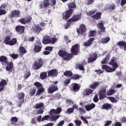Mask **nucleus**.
Wrapping results in <instances>:
<instances>
[{
  "instance_id": "nucleus-45",
  "label": "nucleus",
  "mask_w": 126,
  "mask_h": 126,
  "mask_svg": "<svg viewBox=\"0 0 126 126\" xmlns=\"http://www.w3.org/2000/svg\"><path fill=\"white\" fill-rule=\"evenodd\" d=\"M115 93V90L111 89L107 92L106 94L107 96H111L112 94Z\"/></svg>"
},
{
  "instance_id": "nucleus-24",
  "label": "nucleus",
  "mask_w": 126,
  "mask_h": 126,
  "mask_svg": "<svg viewBox=\"0 0 126 126\" xmlns=\"http://www.w3.org/2000/svg\"><path fill=\"white\" fill-rule=\"evenodd\" d=\"M117 46H120V48L124 47L125 51H126V42L125 41H119L117 43Z\"/></svg>"
},
{
  "instance_id": "nucleus-19",
  "label": "nucleus",
  "mask_w": 126,
  "mask_h": 126,
  "mask_svg": "<svg viewBox=\"0 0 126 126\" xmlns=\"http://www.w3.org/2000/svg\"><path fill=\"white\" fill-rule=\"evenodd\" d=\"M97 54L94 53L93 54V57H90L88 59V62L89 63H93V62H95L96 60H97Z\"/></svg>"
},
{
  "instance_id": "nucleus-47",
  "label": "nucleus",
  "mask_w": 126,
  "mask_h": 126,
  "mask_svg": "<svg viewBox=\"0 0 126 126\" xmlns=\"http://www.w3.org/2000/svg\"><path fill=\"white\" fill-rule=\"evenodd\" d=\"M95 12H97L96 9L93 10L89 12H87V15H88V16H91V15L94 14V13H95Z\"/></svg>"
},
{
  "instance_id": "nucleus-32",
  "label": "nucleus",
  "mask_w": 126,
  "mask_h": 126,
  "mask_svg": "<svg viewBox=\"0 0 126 126\" xmlns=\"http://www.w3.org/2000/svg\"><path fill=\"white\" fill-rule=\"evenodd\" d=\"M97 27L100 28V30H102L103 32H105V27H104V24H103V22H101L98 24Z\"/></svg>"
},
{
  "instance_id": "nucleus-63",
  "label": "nucleus",
  "mask_w": 126,
  "mask_h": 126,
  "mask_svg": "<svg viewBox=\"0 0 126 126\" xmlns=\"http://www.w3.org/2000/svg\"><path fill=\"white\" fill-rule=\"evenodd\" d=\"M63 125H64V121L62 120L59 123L58 126H63Z\"/></svg>"
},
{
  "instance_id": "nucleus-64",
  "label": "nucleus",
  "mask_w": 126,
  "mask_h": 126,
  "mask_svg": "<svg viewBox=\"0 0 126 126\" xmlns=\"http://www.w3.org/2000/svg\"><path fill=\"white\" fill-rule=\"evenodd\" d=\"M120 121L122 123H126V118L124 117L120 119Z\"/></svg>"
},
{
  "instance_id": "nucleus-54",
  "label": "nucleus",
  "mask_w": 126,
  "mask_h": 126,
  "mask_svg": "<svg viewBox=\"0 0 126 126\" xmlns=\"http://www.w3.org/2000/svg\"><path fill=\"white\" fill-rule=\"evenodd\" d=\"M79 112L80 114H81V115H83V114H85V110H84V109L82 107L79 108Z\"/></svg>"
},
{
  "instance_id": "nucleus-49",
  "label": "nucleus",
  "mask_w": 126,
  "mask_h": 126,
  "mask_svg": "<svg viewBox=\"0 0 126 126\" xmlns=\"http://www.w3.org/2000/svg\"><path fill=\"white\" fill-rule=\"evenodd\" d=\"M73 112H74V109L73 108H70L67 110V111L66 112V114H72Z\"/></svg>"
},
{
  "instance_id": "nucleus-42",
  "label": "nucleus",
  "mask_w": 126,
  "mask_h": 126,
  "mask_svg": "<svg viewBox=\"0 0 126 126\" xmlns=\"http://www.w3.org/2000/svg\"><path fill=\"white\" fill-rule=\"evenodd\" d=\"M40 79H45V78H47V72H43L41 73L40 75Z\"/></svg>"
},
{
  "instance_id": "nucleus-61",
  "label": "nucleus",
  "mask_w": 126,
  "mask_h": 126,
  "mask_svg": "<svg viewBox=\"0 0 126 126\" xmlns=\"http://www.w3.org/2000/svg\"><path fill=\"white\" fill-rule=\"evenodd\" d=\"M78 67L79 69H80V70H84V66H83V64H79L78 65Z\"/></svg>"
},
{
  "instance_id": "nucleus-60",
  "label": "nucleus",
  "mask_w": 126,
  "mask_h": 126,
  "mask_svg": "<svg viewBox=\"0 0 126 126\" xmlns=\"http://www.w3.org/2000/svg\"><path fill=\"white\" fill-rule=\"evenodd\" d=\"M50 40H51V43H52V44H55V43H56V41L58 39H57V37H53L50 39Z\"/></svg>"
},
{
  "instance_id": "nucleus-9",
  "label": "nucleus",
  "mask_w": 126,
  "mask_h": 126,
  "mask_svg": "<svg viewBox=\"0 0 126 126\" xmlns=\"http://www.w3.org/2000/svg\"><path fill=\"white\" fill-rule=\"evenodd\" d=\"M20 14V11L18 10H15L12 11L9 15L11 18H16L19 17V15Z\"/></svg>"
},
{
  "instance_id": "nucleus-37",
  "label": "nucleus",
  "mask_w": 126,
  "mask_h": 126,
  "mask_svg": "<svg viewBox=\"0 0 126 126\" xmlns=\"http://www.w3.org/2000/svg\"><path fill=\"white\" fill-rule=\"evenodd\" d=\"M4 43L6 45H9V43H10V37L9 36H6L4 40Z\"/></svg>"
},
{
  "instance_id": "nucleus-53",
  "label": "nucleus",
  "mask_w": 126,
  "mask_h": 126,
  "mask_svg": "<svg viewBox=\"0 0 126 126\" xmlns=\"http://www.w3.org/2000/svg\"><path fill=\"white\" fill-rule=\"evenodd\" d=\"M74 123L75 124L76 126H81V124H82V122L79 120H75L74 121Z\"/></svg>"
},
{
  "instance_id": "nucleus-10",
  "label": "nucleus",
  "mask_w": 126,
  "mask_h": 126,
  "mask_svg": "<svg viewBox=\"0 0 126 126\" xmlns=\"http://www.w3.org/2000/svg\"><path fill=\"white\" fill-rule=\"evenodd\" d=\"M42 30H43V29L41 28L38 24H34L32 29V31L34 33H39V32L42 31Z\"/></svg>"
},
{
  "instance_id": "nucleus-39",
  "label": "nucleus",
  "mask_w": 126,
  "mask_h": 126,
  "mask_svg": "<svg viewBox=\"0 0 126 126\" xmlns=\"http://www.w3.org/2000/svg\"><path fill=\"white\" fill-rule=\"evenodd\" d=\"M19 50L20 54H22L23 55L27 53V51H26L23 46L20 47Z\"/></svg>"
},
{
  "instance_id": "nucleus-1",
  "label": "nucleus",
  "mask_w": 126,
  "mask_h": 126,
  "mask_svg": "<svg viewBox=\"0 0 126 126\" xmlns=\"http://www.w3.org/2000/svg\"><path fill=\"white\" fill-rule=\"evenodd\" d=\"M67 6L69 10L66 11L65 13L63 14V19H64L65 20H67L70 17V15L72 14V12H73V9H72V8H75V7H76V5L74 2H72L68 3Z\"/></svg>"
},
{
  "instance_id": "nucleus-4",
  "label": "nucleus",
  "mask_w": 126,
  "mask_h": 126,
  "mask_svg": "<svg viewBox=\"0 0 126 126\" xmlns=\"http://www.w3.org/2000/svg\"><path fill=\"white\" fill-rule=\"evenodd\" d=\"M44 64V62L42 58H38L32 64V68L35 70H38L41 68Z\"/></svg>"
},
{
  "instance_id": "nucleus-33",
  "label": "nucleus",
  "mask_w": 126,
  "mask_h": 126,
  "mask_svg": "<svg viewBox=\"0 0 126 126\" xmlns=\"http://www.w3.org/2000/svg\"><path fill=\"white\" fill-rule=\"evenodd\" d=\"M110 39L109 37H104L101 39V43L102 44H106V43H108L109 41H110Z\"/></svg>"
},
{
  "instance_id": "nucleus-7",
  "label": "nucleus",
  "mask_w": 126,
  "mask_h": 126,
  "mask_svg": "<svg viewBox=\"0 0 126 126\" xmlns=\"http://www.w3.org/2000/svg\"><path fill=\"white\" fill-rule=\"evenodd\" d=\"M71 53L72 55H74L75 56L78 55V53H79V48L77 44H75L72 47L71 49Z\"/></svg>"
},
{
  "instance_id": "nucleus-38",
  "label": "nucleus",
  "mask_w": 126,
  "mask_h": 126,
  "mask_svg": "<svg viewBox=\"0 0 126 126\" xmlns=\"http://www.w3.org/2000/svg\"><path fill=\"white\" fill-rule=\"evenodd\" d=\"M17 42V39L16 38H13L10 39L9 45L10 46H13V45H15Z\"/></svg>"
},
{
  "instance_id": "nucleus-25",
  "label": "nucleus",
  "mask_w": 126,
  "mask_h": 126,
  "mask_svg": "<svg viewBox=\"0 0 126 126\" xmlns=\"http://www.w3.org/2000/svg\"><path fill=\"white\" fill-rule=\"evenodd\" d=\"M10 121L11 125H14V126H15L17 123V122H18V118H17L16 117H12L10 119Z\"/></svg>"
},
{
  "instance_id": "nucleus-50",
  "label": "nucleus",
  "mask_w": 126,
  "mask_h": 126,
  "mask_svg": "<svg viewBox=\"0 0 126 126\" xmlns=\"http://www.w3.org/2000/svg\"><path fill=\"white\" fill-rule=\"evenodd\" d=\"M35 93H36V89L33 88L31 90L30 95L31 96H34L35 95Z\"/></svg>"
},
{
  "instance_id": "nucleus-20",
  "label": "nucleus",
  "mask_w": 126,
  "mask_h": 126,
  "mask_svg": "<svg viewBox=\"0 0 126 126\" xmlns=\"http://www.w3.org/2000/svg\"><path fill=\"white\" fill-rule=\"evenodd\" d=\"M94 37L90 38L87 42L84 43V46H85V47H89V46L92 44V42L94 41Z\"/></svg>"
},
{
  "instance_id": "nucleus-58",
  "label": "nucleus",
  "mask_w": 126,
  "mask_h": 126,
  "mask_svg": "<svg viewBox=\"0 0 126 126\" xmlns=\"http://www.w3.org/2000/svg\"><path fill=\"white\" fill-rule=\"evenodd\" d=\"M81 120H82L84 123H85V124H86V125H88V124H89L88 121H87V120H86V119H85V118L83 116L81 117Z\"/></svg>"
},
{
  "instance_id": "nucleus-23",
  "label": "nucleus",
  "mask_w": 126,
  "mask_h": 126,
  "mask_svg": "<svg viewBox=\"0 0 126 126\" xmlns=\"http://www.w3.org/2000/svg\"><path fill=\"white\" fill-rule=\"evenodd\" d=\"M7 64V66L6 67V70H7V71H10V70L13 68V63L10 62Z\"/></svg>"
},
{
  "instance_id": "nucleus-57",
  "label": "nucleus",
  "mask_w": 126,
  "mask_h": 126,
  "mask_svg": "<svg viewBox=\"0 0 126 126\" xmlns=\"http://www.w3.org/2000/svg\"><path fill=\"white\" fill-rule=\"evenodd\" d=\"M19 21L22 23V24H26L27 23V21L26 19L23 18L19 20Z\"/></svg>"
},
{
  "instance_id": "nucleus-56",
  "label": "nucleus",
  "mask_w": 126,
  "mask_h": 126,
  "mask_svg": "<svg viewBox=\"0 0 126 126\" xmlns=\"http://www.w3.org/2000/svg\"><path fill=\"white\" fill-rule=\"evenodd\" d=\"M67 104H70V105H73L74 104V101L70 99H68L66 100Z\"/></svg>"
},
{
  "instance_id": "nucleus-6",
  "label": "nucleus",
  "mask_w": 126,
  "mask_h": 126,
  "mask_svg": "<svg viewBox=\"0 0 126 126\" xmlns=\"http://www.w3.org/2000/svg\"><path fill=\"white\" fill-rule=\"evenodd\" d=\"M58 90L59 88H58V86L51 85L48 89V92L49 94H53L54 92H56V91H58Z\"/></svg>"
},
{
  "instance_id": "nucleus-11",
  "label": "nucleus",
  "mask_w": 126,
  "mask_h": 126,
  "mask_svg": "<svg viewBox=\"0 0 126 126\" xmlns=\"http://www.w3.org/2000/svg\"><path fill=\"white\" fill-rule=\"evenodd\" d=\"M77 33L78 34H83V33H85L86 32V27L84 24H81L79 29L77 30Z\"/></svg>"
},
{
  "instance_id": "nucleus-26",
  "label": "nucleus",
  "mask_w": 126,
  "mask_h": 126,
  "mask_svg": "<svg viewBox=\"0 0 126 126\" xmlns=\"http://www.w3.org/2000/svg\"><path fill=\"white\" fill-rule=\"evenodd\" d=\"M42 49V47L39 45H35L34 46L33 51L35 53H39Z\"/></svg>"
},
{
  "instance_id": "nucleus-52",
  "label": "nucleus",
  "mask_w": 126,
  "mask_h": 126,
  "mask_svg": "<svg viewBox=\"0 0 126 126\" xmlns=\"http://www.w3.org/2000/svg\"><path fill=\"white\" fill-rule=\"evenodd\" d=\"M108 99L110 100V101H111V102H113V103H117V99H116V98L113 96L109 97Z\"/></svg>"
},
{
  "instance_id": "nucleus-41",
  "label": "nucleus",
  "mask_w": 126,
  "mask_h": 126,
  "mask_svg": "<svg viewBox=\"0 0 126 126\" xmlns=\"http://www.w3.org/2000/svg\"><path fill=\"white\" fill-rule=\"evenodd\" d=\"M51 121V117L50 115H45L41 119V122H44V121Z\"/></svg>"
},
{
  "instance_id": "nucleus-21",
  "label": "nucleus",
  "mask_w": 126,
  "mask_h": 126,
  "mask_svg": "<svg viewBox=\"0 0 126 126\" xmlns=\"http://www.w3.org/2000/svg\"><path fill=\"white\" fill-rule=\"evenodd\" d=\"M25 28L22 26H18L16 27V30L19 33H23Z\"/></svg>"
},
{
  "instance_id": "nucleus-43",
  "label": "nucleus",
  "mask_w": 126,
  "mask_h": 126,
  "mask_svg": "<svg viewBox=\"0 0 126 126\" xmlns=\"http://www.w3.org/2000/svg\"><path fill=\"white\" fill-rule=\"evenodd\" d=\"M34 86H36L37 89H39V88H42L43 87V85L41 83H39L38 82H36L34 83Z\"/></svg>"
},
{
  "instance_id": "nucleus-28",
  "label": "nucleus",
  "mask_w": 126,
  "mask_h": 126,
  "mask_svg": "<svg viewBox=\"0 0 126 126\" xmlns=\"http://www.w3.org/2000/svg\"><path fill=\"white\" fill-rule=\"evenodd\" d=\"M85 93L86 96H88V95H90V94L93 93V90L90 89H87L85 91Z\"/></svg>"
},
{
  "instance_id": "nucleus-18",
  "label": "nucleus",
  "mask_w": 126,
  "mask_h": 126,
  "mask_svg": "<svg viewBox=\"0 0 126 126\" xmlns=\"http://www.w3.org/2000/svg\"><path fill=\"white\" fill-rule=\"evenodd\" d=\"M8 60L7 58L4 56H1L0 57V62L2 63L7 64V63H8Z\"/></svg>"
},
{
  "instance_id": "nucleus-51",
  "label": "nucleus",
  "mask_w": 126,
  "mask_h": 126,
  "mask_svg": "<svg viewBox=\"0 0 126 126\" xmlns=\"http://www.w3.org/2000/svg\"><path fill=\"white\" fill-rule=\"evenodd\" d=\"M10 57H11V58H12V59L14 60H16V59L18 58V54L13 53L12 54H10Z\"/></svg>"
},
{
  "instance_id": "nucleus-46",
  "label": "nucleus",
  "mask_w": 126,
  "mask_h": 126,
  "mask_svg": "<svg viewBox=\"0 0 126 126\" xmlns=\"http://www.w3.org/2000/svg\"><path fill=\"white\" fill-rule=\"evenodd\" d=\"M72 72L70 71H66L64 72V75H65V76H72Z\"/></svg>"
},
{
  "instance_id": "nucleus-12",
  "label": "nucleus",
  "mask_w": 126,
  "mask_h": 126,
  "mask_svg": "<svg viewBox=\"0 0 126 126\" xmlns=\"http://www.w3.org/2000/svg\"><path fill=\"white\" fill-rule=\"evenodd\" d=\"M58 75V72H57V69H52L48 71V77H55Z\"/></svg>"
},
{
  "instance_id": "nucleus-30",
  "label": "nucleus",
  "mask_w": 126,
  "mask_h": 126,
  "mask_svg": "<svg viewBox=\"0 0 126 126\" xmlns=\"http://www.w3.org/2000/svg\"><path fill=\"white\" fill-rule=\"evenodd\" d=\"M24 97H25V94H24V93L21 92L18 94V98L19 100L24 99Z\"/></svg>"
},
{
  "instance_id": "nucleus-44",
  "label": "nucleus",
  "mask_w": 126,
  "mask_h": 126,
  "mask_svg": "<svg viewBox=\"0 0 126 126\" xmlns=\"http://www.w3.org/2000/svg\"><path fill=\"white\" fill-rule=\"evenodd\" d=\"M73 90L76 92L78 91L79 90V85L77 84H74V86H73Z\"/></svg>"
},
{
  "instance_id": "nucleus-36",
  "label": "nucleus",
  "mask_w": 126,
  "mask_h": 126,
  "mask_svg": "<svg viewBox=\"0 0 126 126\" xmlns=\"http://www.w3.org/2000/svg\"><path fill=\"white\" fill-rule=\"evenodd\" d=\"M74 23L71 22V21H70L69 19L68 20L67 23L65 24V29H67L70 27L71 25H73Z\"/></svg>"
},
{
  "instance_id": "nucleus-15",
  "label": "nucleus",
  "mask_w": 126,
  "mask_h": 126,
  "mask_svg": "<svg viewBox=\"0 0 126 126\" xmlns=\"http://www.w3.org/2000/svg\"><path fill=\"white\" fill-rule=\"evenodd\" d=\"M116 8V5L115 4H108L105 6V10H114Z\"/></svg>"
},
{
  "instance_id": "nucleus-14",
  "label": "nucleus",
  "mask_w": 126,
  "mask_h": 126,
  "mask_svg": "<svg viewBox=\"0 0 126 126\" xmlns=\"http://www.w3.org/2000/svg\"><path fill=\"white\" fill-rule=\"evenodd\" d=\"M80 18H81V16H80V15H74L73 18L69 19V21H71V23L74 24V22L77 21V20H79Z\"/></svg>"
},
{
  "instance_id": "nucleus-16",
  "label": "nucleus",
  "mask_w": 126,
  "mask_h": 126,
  "mask_svg": "<svg viewBox=\"0 0 126 126\" xmlns=\"http://www.w3.org/2000/svg\"><path fill=\"white\" fill-rule=\"evenodd\" d=\"M5 85H7V82L5 80H2L0 82V92L4 89Z\"/></svg>"
},
{
  "instance_id": "nucleus-17",
  "label": "nucleus",
  "mask_w": 126,
  "mask_h": 126,
  "mask_svg": "<svg viewBox=\"0 0 126 126\" xmlns=\"http://www.w3.org/2000/svg\"><path fill=\"white\" fill-rule=\"evenodd\" d=\"M96 107V105L94 103H92L91 104H88L85 106L86 110L89 112V111H91V110L94 109Z\"/></svg>"
},
{
  "instance_id": "nucleus-62",
  "label": "nucleus",
  "mask_w": 126,
  "mask_h": 126,
  "mask_svg": "<svg viewBox=\"0 0 126 126\" xmlns=\"http://www.w3.org/2000/svg\"><path fill=\"white\" fill-rule=\"evenodd\" d=\"M105 124L104 125L105 126H109L111 124H112V121H107L105 122Z\"/></svg>"
},
{
  "instance_id": "nucleus-29",
  "label": "nucleus",
  "mask_w": 126,
  "mask_h": 126,
  "mask_svg": "<svg viewBox=\"0 0 126 126\" xmlns=\"http://www.w3.org/2000/svg\"><path fill=\"white\" fill-rule=\"evenodd\" d=\"M44 92H45V89H44V88L42 87L38 89L36 93V95H41V94L43 93Z\"/></svg>"
},
{
  "instance_id": "nucleus-3",
  "label": "nucleus",
  "mask_w": 126,
  "mask_h": 126,
  "mask_svg": "<svg viewBox=\"0 0 126 126\" xmlns=\"http://www.w3.org/2000/svg\"><path fill=\"white\" fill-rule=\"evenodd\" d=\"M61 112H62V108L60 107L57 108V110L54 109H51L49 112V115L51 116L50 122L57 121L60 118V115H59Z\"/></svg>"
},
{
  "instance_id": "nucleus-48",
  "label": "nucleus",
  "mask_w": 126,
  "mask_h": 126,
  "mask_svg": "<svg viewBox=\"0 0 126 126\" xmlns=\"http://www.w3.org/2000/svg\"><path fill=\"white\" fill-rule=\"evenodd\" d=\"M30 75H31V74L30 73V71H28L25 73V76H24V79H27V78L30 77Z\"/></svg>"
},
{
  "instance_id": "nucleus-5",
  "label": "nucleus",
  "mask_w": 126,
  "mask_h": 126,
  "mask_svg": "<svg viewBox=\"0 0 126 126\" xmlns=\"http://www.w3.org/2000/svg\"><path fill=\"white\" fill-rule=\"evenodd\" d=\"M60 57L63 58L64 61H69L72 59V55L71 54H68L67 53L60 50L58 53Z\"/></svg>"
},
{
  "instance_id": "nucleus-40",
  "label": "nucleus",
  "mask_w": 126,
  "mask_h": 126,
  "mask_svg": "<svg viewBox=\"0 0 126 126\" xmlns=\"http://www.w3.org/2000/svg\"><path fill=\"white\" fill-rule=\"evenodd\" d=\"M109 62V57L106 56L101 62L102 64H107Z\"/></svg>"
},
{
  "instance_id": "nucleus-55",
  "label": "nucleus",
  "mask_w": 126,
  "mask_h": 126,
  "mask_svg": "<svg viewBox=\"0 0 126 126\" xmlns=\"http://www.w3.org/2000/svg\"><path fill=\"white\" fill-rule=\"evenodd\" d=\"M90 34L91 37H94V36H96V31H90Z\"/></svg>"
},
{
  "instance_id": "nucleus-31",
  "label": "nucleus",
  "mask_w": 126,
  "mask_h": 126,
  "mask_svg": "<svg viewBox=\"0 0 126 126\" xmlns=\"http://www.w3.org/2000/svg\"><path fill=\"white\" fill-rule=\"evenodd\" d=\"M102 108L105 110H109V109H111V108H112V105L109 103L104 104L102 106Z\"/></svg>"
},
{
  "instance_id": "nucleus-8",
  "label": "nucleus",
  "mask_w": 126,
  "mask_h": 126,
  "mask_svg": "<svg viewBox=\"0 0 126 126\" xmlns=\"http://www.w3.org/2000/svg\"><path fill=\"white\" fill-rule=\"evenodd\" d=\"M106 92H107L106 88H103L102 90L99 91V99L100 100H103V99H105V98H106Z\"/></svg>"
},
{
  "instance_id": "nucleus-27",
  "label": "nucleus",
  "mask_w": 126,
  "mask_h": 126,
  "mask_svg": "<svg viewBox=\"0 0 126 126\" xmlns=\"http://www.w3.org/2000/svg\"><path fill=\"white\" fill-rule=\"evenodd\" d=\"M101 13L100 12H97L95 15H94L93 16L94 19H100L101 18Z\"/></svg>"
},
{
  "instance_id": "nucleus-34",
  "label": "nucleus",
  "mask_w": 126,
  "mask_h": 126,
  "mask_svg": "<svg viewBox=\"0 0 126 126\" xmlns=\"http://www.w3.org/2000/svg\"><path fill=\"white\" fill-rule=\"evenodd\" d=\"M42 107H44V103L43 102L39 103H36L34 105V108L35 109H40L41 108H42Z\"/></svg>"
},
{
  "instance_id": "nucleus-2",
  "label": "nucleus",
  "mask_w": 126,
  "mask_h": 126,
  "mask_svg": "<svg viewBox=\"0 0 126 126\" xmlns=\"http://www.w3.org/2000/svg\"><path fill=\"white\" fill-rule=\"evenodd\" d=\"M109 64L112 65L113 67L111 68L110 66L107 65H102L101 68L104 69L107 72H113L116 70V68L118 67V63H116L115 59H112L109 63Z\"/></svg>"
},
{
  "instance_id": "nucleus-35",
  "label": "nucleus",
  "mask_w": 126,
  "mask_h": 126,
  "mask_svg": "<svg viewBox=\"0 0 126 126\" xmlns=\"http://www.w3.org/2000/svg\"><path fill=\"white\" fill-rule=\"evenodd\" d=\"M99 85V83L97 82H95L94 84H91L89 85V87L92 89H95L97 86Z\"/></svg>"
},
{
  "instance_id": "nucleus-13",
  "label": "nucleus",
  "mask_w": 126,
  "mask_h": 126,
  "mask_svg": "<svg viewBox=\"0 0 126 126\" xmlns=\"http://www.w3.org/2000/svg\"><path fill=\"white\" fill-rule=\"evenodd\" d=\"M42 43L44 45H47V44H51V38L50 36L48 35H45L43 37Z\"/></svg>"
},
{
  "instance_id": "nucleus-22",
  "label": "nucleus",
  "mask_w": 126,
  "mask_h": 126,
  "mask_svg": "<svg viewBox=\"0 0 126 126\" xmlns=\"http://www.w3.org/2000/svg\"><path fill=\"white\" fill-rule=\"evenodd\" d=\"M6 6L5 5L2 4L1 6H0V15H3L6 13V11L5 9Z\"/></svg>"
},
{
  "instance_id": "nucleus-59",
  "label": "nucleus",
  "mask_w": 126,
  "mask_h": 126,
  "mask_svg": "<svg viewBox=\"0 0 126 126\" xmlns=\"http://www.w3.org/2000/svg\"><path fill=\"white\" fill-rule=\"evenodd\" d=\"M80 77V76L79 75H74L72 77V79H74V80H76L78 79Z\"/></svg>"
}]
</instances>
